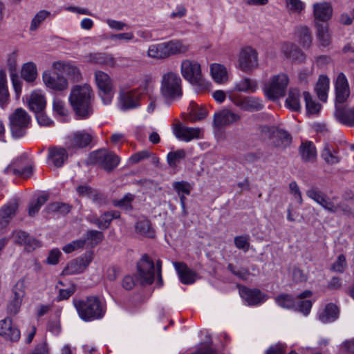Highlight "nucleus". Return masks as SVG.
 Segmentation results:
<instances>
[{
  "label": "nucleus",
  "instance_id": "32",
  "mask_svg": "<svg viewBox=\"0 0 354 354\" xmlns=\"http://www.w3.org/2000/svg\"><path fill=\"white\" fill-rule=\"evenodd\" d=\"M322 158L328 165H335L340 162L341 158L334 146L330 143H325L321 153Z\"/></svg>",
  "mask_w": 354,
  "mask_h": 354
},
{
  "label": "nucleus",
  "instance_id": "38",
  "mask_svg": "<svg viewBox=\"0 0 354 354\" xmlns=\"http://www.w3.org/2000/svg\"><path fill=\"white\" fill-rule=\"evenodd\" d=\"M300 91L297 88H291L289 91L288 97L286 100V106L295 111H299L301 109Z\"/></svg>",
  "mask_w": 354,
  "mask_h": 354
},
{
  "label": "nucleus",
  "instance_id": "56",
  "mask_svg": "<svg viewBox=\"0 0 354 354\" xmlns=\"http://www.w3.org/2000/svg\"><path fill=\"white\" fill-rule=\"evenodd\" d=\"M50 13L49 12L44 10L38 12L31 21L30 29L31 30H36L41 23L50 15Z\"/></svg>",
  "mask_w": 354,
  "mask_h": 354
},
{
  "label": "nucleus",
  "instance_id": "5",
  "mask_svg": "<svg viewBox=\"0 0 354 354\" xmlns=\"http://www.w3.org/2000/svg\"><path fill=\"white\" fill-rule=\"evenodd\" d=\"M162 261H157L155 268L153 261L147 254H144L137 264L139 279L142 283L151 284L154 281L156 271L158 281L162 282Z\"/></svg>",
  "mask_w": 354,
  "mask_h": 354
},
{
  "label": "nucleus",
  "instance_id": "30",
  "mask_svg": "<svg viewBox=\"0 0 354 354\" xmlns=\"http://www.w3.org/2000/svg\"><path fill=\"white\" fill-rule=\"evenodd\" d=\"M149 57L156 59H165L169 58L167 42H161L151 44L147 52Z\"/></svg>",
  "mask_w": 354,
  "mask_h": 354
},
{
  "label": "nucleus",
  "instance_id": "46",
  "mask_svg": "<svg viewBox=\"0 0 354 354\" xmlns=\"http://www.w3.org/2000/svg\"><path fill=\"white\" fill-rule=\"evenodd\" d=\"M284 6L290 14H300L306 8V3L301 0H284Z\"/></svg>",
  "mask_w": 354,
  "mask_h": 354
},
{
  "label": "nucleus",
  "instance_id": "21",
  "mask_svg": "<svg viewBox=\"0 0 354 354\" xmlns=\"http://www.w3.org/2000/svg\"><path fill=\"white\" fill-rule=\"evenodd\" d=\"M241 298L250 306H256L265 302L268 297L258 289H249L246 287L239 288Z\"/></svg>",
  "mask_w": 354,
  "mask_h": 354
},
{
  "label": "nucleus",
  "instance_id": "28",
  "mask_svg": "<svg viewBox=\"0 0 354 354\" xmlns=\"http://www.w3.org/2000/svg\"><path fill=\"white\" fill-rule=\"evenodd\" d=\"M48 159L55 167H61L68 159V152L62 147L49 148Z\"/></svg>",
  "mask_w": 354,
  "mask_h": 354
},
{
  "label": "nucleus",
  "instance_id": "6",
  "mask_svg": "<svg viewBox=\"0 0 354 354\" xmlns=\"http://www.w3.org/2000/svg\"><path fill=\"white\" fill-rule=\"evenodd\" d=\"M289 84L287 74L281 73L272 76L265 84L263 92L265 95L271 100H275L285 95Z\"/></svg>",
  "mask_w": 354,
  "mask_h": 354
},
{
  "label": "nucleus",
  "instance_id": "14",
  "mask_svg": "<svg viewBox=\"0 0 354 354\" xmlns=\"http://www.w3.org/2000/svg\"><path fill=\"white\" fill-rule=\"evenodd\" d=\"M140 99L139 90L122 91L118 96V107L122 111L137 109L140 106Z\"/></svg>",
  "mask_w": 354,
  "mask_h": 354
},
{
  "label": "nucleus",
  "instance_id": "50",
  "mask_svg": "<svg viewBox=\"0 0 354 354\" xmlns=\"http://www.w3.org/2000/svg\"><path fill=\"white\" fill-rule=\"evenodd\" d=\"M48 201V196L43 194L37 197L35 201H32L28 207V215L35 216L39 211L41 207Z\"/></svg>",
  "mask_w": 354,
  "mask_h": 354
},
{
  "label": "nucleus",
  "instance_id": "20",
  "mask_svg": "<svg viewBox=\"0 0 354 354\" xmlns=\"http://www.w3.org/2000/svg\"><path fill=\"white\" fill-rule=\"evenodd\" d=\"M173 133L176 138L185 142H189L193 139H199L202 137V131L200 128L187 127L181 123L175 124Z\"/></svg>",
  "mask_w": 354,
  "mask_h": 354
},
{
  "label": "nucleus",
  "instance_id": "36",
  "mask_svg": "<svg viewBox=\"0 0 354 354\" xmlns=\"http://www.w3.org/2000/svg\"><path fill=\"white\" fill-rule=\"evenodd\" d=\"M300 154L305 162H313L317 158V151L313 142L306 141L300 147Z\"/></svg>",
  "mask_w": 354,
  "mask_h": 354
},
{
  "label": "nucleus",
  "instance_id": "35",
  "mask_svg": "<svg viewBox=\"0 0 354 354\" xmlns=\"http://www.w3.org/2000/svg\"><path fill=\"white\" fill-rule=\"evenodd\" d=\"M329 85V78L324 75H320L315 86V91L319 99L324 102L327 100Z\"/></svg>",
  "mask_w": 354,
  "mask_h": 354
},
{
  "label": "nucleus",
  "instance_id": "29",
  "mask_svg": "<svg viewBox=\"0 0 354 354\" xmlns=\"http://www.w3.org/2000/svg\"><path fill=\"white\" fill-rule=\"evenodd\" d=\"M315 29L316 37L322 46H328L332 41L331 32L328 23L313 24Z\"/></svg>",
  "mask_w": 354,
  "mask_h": 354
},
{
  "label": "nucleus",
  "instance_id": "40",
  "mask_svg": "<svg viewBox=\"0 0 354 354\" xmlns=\"http://www.w3.org/2000/svg\"><path fill=\"white\" fill-rule=\"evenodd\" d=\"M9 99V93L7 86L6 73L4 70H0V106L2 108L7 104Z\"/></svg>",
  "mask_w": 354,
  "mask_h": 354
},
{
  "label": "nucleus",
  "instance_id": "61",
  "mask_svg": "<svg viewBox=\"0 0 354 354\" xmlns=\"http://www.w3.org/2000/svg\"><path fill=\"white\" fill-rule=\"evenodd\" d=\"M85 243V239L75 240L64 245L62 250L65 253L68 254L78 249L82 248Z\"/></svg>",
  "mask_w": 354,
  "mask_h": 354
},
{
  "label": "nucleus",
  "instance_id": "42",
  "mask_svg": "<svg viewBox=\"0 0 354 354\" xmlns=\"http://www.w3.org/2000/svg\"><path fill=\"white\" fill-rule=\"evenodd\" d=\"M17 209V204L13 203L3 207L0 209V225L4 226L9 223Z\"/></svg>",
  "mask_w": 354,
  "mask_h": 354
},
{
  "label": "nucleus",
  "instance_id": "18",
  "mask_svg": "<svg viewBox=\"0 0 354 354\" xmlns=\"http://www.w3.org/2000/svg\"><path fill=\"white\" fill-rule=\"evenodd\" d=\"M240 120L239 114L225 109L214 113L213 124L215 128L219 129L236 123Z\"/></svg>",
  "mask_w": 354,
  "mask_h": 354
},
{
  "label": "nucleus",
  "instance_id": "12",
  "mask_svg": "<svg viewBox=\"0 0 354 354\" xmlns=\"http://www.w3.org/2000/svg\"><path fill=\"white\" fill-rule=\"evenodd\" d=\"M333 8L330 2L322 1L312 4V21L313 24L328 23L332 19Z\"/></svg>",
  "mask_w": 354,
  "mask_h": 354
},
{
  "label": "nucleus",
  "instance_id": "49",
  "mask_svg": "<svg viewBox=\"0 0 354 354\" xmlns=\"http://www.w3.org/2000/svg\"><path fill=\"white\" fill-rule=\"evenodd\" d=\"M26 294V283L23 279H19L14 286L12 290L11 298L22 302Z\"/></svg>",
  "mask_w": 354,
  "mask_h": 354
},
{
  "label": "nucleus",
  "instance_id": "13",
  "mask_svg": "<svg viewBox=\"0 0 354 354\" xmlns=\"http://www.w3.org/2000/svg\"><path fill=\"white\" fill-rule=\"evenodd\" d=\"M230 98L234 105L245 111H259L264 107L262 100L254 96L232 95Z\"/></svg>",
  "mask_w": 354,
  "mask_h": 354
},
{
  "label": "nucleus",
  "instance_id": "47",
  "mask_svg": "<svg viewBox=\"0 0 354 354\" xmlns=\"http://www.w3.org/2000/svg\"><path fill=\"white\" fill-rule=\"evenodd\" d=\"M257 89V84L255 81L249 78H245L240 82L236 83L234 90L241 92L254 93Z\"/></svg>",
  "mask_w": 354,
  "mask_h": 354
},
{
  "label": "nucleus",
  "instance_id": "8",
  "mask_svg": "<svg viewBox=\"0 0 354 354\" xmlns=\"http://www.w3.org/2000/svg\"><path fill=\"white\" fill-rule=\"evenodd\" d=\"M88 162L90 164L98 165L106 171H110L118 165L120 158L105 149H100L90 153Z\"/></svg>",
  "mask_w": 354,
  "mask_h": 354
},
{
  "label": "nucleus",
  "instance_id": "33",
  "mask_svg": "<svg viewBox=\"0 0 354 354\" xmlns=\"http://www.w3.org/2000/svg\"><path fill=\"white\" fill-rule=\"evenodd\" d=\"M38 76L36 64L32 62L24 63L21 66V77L28 83H34Z\"/></svg>",
  "mask_w": 354,
  "mask_h": 354
},
{
  "label": "nucleus",
  "instance_id": "22",
  "mask_svg": "<svg viewBox=\"0 0 354 354\" xmlns=\"http://www.w3.org/2000/svg\"><path fill=\"white\" fill-rule=\"evenodd\" d=\"M86 62L109 67L116 66V59L113 55L104 53H88L84 56Z\"/></svg>",
  "mask_w": 354,
  "mask_h": 354
},
{
  "label": "nucleus",
  "instance_id": "23",
  "mask_svg": "<svg viewBox=\"0 0 354 354\" xmlns=\"http://www.w3.org/2000/svg\"><path fill=\"white\" fill-rule=\"evenodd\" d=\"M167 42L169 57L185 55L191 48V44L185 39H174Z\"/></svg>",
  "mask_w": 354,
  "mask_h": 354
},
{
  "label": "nucleus",
  "instance_id": "9",
  "mask_svg": "<svg viewBox=\"0 0 354 354\" xmlns=\"http://www.w3.org/2000/svg\"><path fill=\"white\" fill-rule=\"evenodd\" d=\"M30 118L27 112L21 108L17 109L10 116L11 133L15 138L24 136L29 126Z\"/></svg>",
  "mask_w": 354,
  "mask_h": 354
},
{
  "label": "nucleus",
  "instance_id": "45",
  "mask_svg": "<svg viewBox=\"0 0 354 354\" xmlns=\"http://www.w3.org/2000/svg\"><path fill=\"white\" fill-rule=\"evenodd\" d=\"M45 210L48 214L65 215L71 211V206L64 203L53 202L48 204L45 208Z\"/></svg>",
  "mask_w": 354,
  "mask_h": 354
},
{
  "label": "nucleus",
  "instance_id": "51",
  "mask_svg": "<svg viewBox=\"0 0 354 354\" xmlns=\"http://www.w3.org/2000/svg\"><path fill=\"white\" fill-rule=\"evenodd\" d=\"M186 153L183 149L171 151L167 154V160L171 167H176L177 164L185 158Z\"/></svg>",
  "mask_w": 354,
  "mask_h": 354
},
{
  "label": "nucleus",
  "instance_id": "4",
  "mask_svg": "<svg viewBox=\"0 0 354 354\" xmlns=\"http://www.w3.org/2000/svg\"><path fill=\"white\" fill-rule=\"evenodd\" d=\"M312 292L310 290H305L295 299L292 295L287 294H282L276 297L275 301L277 304L284 308H294L303 313L304 315H308L312 308V302L310 300L304 299L312 296Z\"/></svg>",
  "mask_w": 354,
  "mask_h": 354
},
{
  "label": "nucleus",
  "instance_id": "11",
  "mask_svg": "<svg viewBox=\"0 0 354 354\" xmlns=\"http://www.w3.org/2000/svg\"><path fill=\"white\" fill-rule=\"evenodd\" d=\"M237 67L245 73H250L258 68V53L250 46L243 48L238 55Z\"/></svg>",
  "mask_w": 354,
  "mask_h": 354
},
{
  "label": "nucleus",
  "instance_id": "7",
  "mask_svg": "<svg viewBox=\"0 0 354 354\" xmlns=\"http://www.w3.org/2000/svg\"><path fill=\"white\" fill-rule=\"evenodd\" d=\"M180 73L185 80L192 84L206 86L208 83L205 82L201 72V66L197 62L191 59H183L180 64Z\"/></svg>",
  "mask_w": 354,
  "mask_h": 354
},
{
  "label": "nucleus",
  "instance_id": "58",
  "mask_svg": "<svg viewBox=\"0 0 354 354\" xmlns=\"http://www.w3.org/2000/svg\"><path fill=\"white\" fill-rule=\"evenodd\" d=\"M234 245L239 249L246 252L250 248V237L248 235L237 236L234 238Z\"/></svg>",
  "mask_w": 354,
  "mask_h": 354
},
{
  "label": "nucleus",
  "instance_id": "63",
  "mask_svg": "<svg viewBox=\"0 0 354 354\" xmlns=\"http://www.w3.org/2000/svg\"><path fill=\"white\" fill-rule=\"evenodd\" d=\"M86 239L91 241L92 244L97 245L104 239V234L100 231L88 230L86 232Z\"/></svg>",
  "mask_w": 354,
  "mask_h": 354
},
{
  "label": "nucleus",
  "instance_id": "25",
  "mask_svg": "<svg viewBox=\"0 0 354 354\" xmlns=\"http://www.w3.org/2000/svg\"><path fill=\"white\" fill-rule=\"evenodd\" d=\"M173 264L183 283L192 284L196 281V272L189 269L185 263L174 262Z\"/></svg>",
  "mask_w": 354,
  "mask_h": 354
},
{
  "label": "nucleus",
  "instance_id": "53",
  "mask_svg": "<svg viewBox=\"0 0 354 354\" xmlns=\"http://www.w3.org/2000/svg\"><path fill=\"white\" fill-rule=\"evenodd\" d=\"M303 95L307 111L311 114L318 113L321 108L320 104L313 100L311 95L308 92L305 91Z\"/></svg>",
  "mask_w": 354,
  "mask_h": 354
},
{
  "label": "nucleus",
  "instance_id": "44",
  "mask_svg": "<svg viewBox=\"0 0 354 354\" xmlns=\"http://www.w3.org/2000/svg\"><path fill=\"white\" fill-rule=\"evenodd\" d=\"M135 227L136 232L141 235L147 237H153L154 235L150 221L145 218L139 219Z\"/></svg>",
  "mask_w": 354,
  "mask_h": 354
},
{
  "label": "nucleus",
  "instance_id": "34",
  "mask_svg": "<svg viewBox=\"0 0 354 354\" xmlns=\"http://www.w3.org/2000/svg\"><path fill=\"white\" fill-rule=\"evenodd\" d=\"M14 241L20 245L35 248L39 246V243L29 236L28 233L21 230H16L12 233Z\"/></svg>",
  "mask_w": 354,
  "mask_h": 354
},
{
  "label": "nucleus",
  "instance_id": "52",
  "mask_svg": "<svg viewBox=\"0 0 354 354\" xmlns=\"http://www.w3.org/2000/svg\"><path fill=\"white\" fill-rule=\"evenodd\" d=\"M325 209L331 212H337L339 210L346 211V209L342 207L339 203L335 202V198H329L326 196L324 198L322 203L320 204Z\"/></svg>",
  "mask_w": 354,
  "mask_h": 354
},
{
  "label": "nucleus",
  "instance_id": "41",
  "mask_svg": "<svg viewBox=\"0 0 354 354\" xmlns=\"http://www.w3.org/2000/svg\"><path fill=\"white\" fill-rule=\"evenodd\" d=\"M296 35L299 43L304 48H308L312 43L310 30L308 26H300L297 29Z\"/></svg>",
  "mask_w": 354,
  "mask_h": 354
},
{
  "label": "nucleus",
  "instance_id": "10",
  "mask_svg": "<svg viewBox=\"0 0 354 354\" xmlns=\"http://www.w3.org/2000/svg\"><path fill=\"white\" fill-rule=\"evenodd\" d=\"M95 84L100 91V97L104 104L111 102L113 97V83L106 73L97 70L94 72Z\"/></svg>",
  "mask_w": 354,
  "mask_h": 354
},
{
  "label": "nucleus",
  "instance_id": "64",
  "mask_svg": "<svg viewBox=\"0 0 354 354\" xmlns=\"http://www.w3.org/2000/svg\"><path fill=\"white\" fill-rule=\"evenodd\" d=\"M30 354H50V348L46 340L38 344Z\"/></svg>",
  "mask_w": 354,
  "mask_h": 354
},
{
  "label": "nucleus",
  "instance_id": "48",
  "mask_svg": "<svg viewBox=\"0 0 354 354\" xmlns=\"http://www.w3.org/2000/svg\"><path fill=\"white\" fill-rule=\"evenodd\" d=\"M188 109L192 121L203 120L207 114V111L205 108L198 106L193 102L189 104Z\"/></svg>",
  "mask_w": 354,
  "mask_h": 354
},
{
  "label": "nucleus",
  "instance_id": "31",
  "mask_svg": "<svg viewBox=\"0 0 354 354\" xmlns=\"http://www.w3.org/2000/svg\"><path fill=\"white\" fill-rule=\"evenodd\" d=\"M339 310L338 307L333 304H328L325 308L318 313V318L324 324H328L335 321L339 317Z\"/></svg>",
  "mask_w": 354,
  "mask_h": 354
},
{
  "label": "nucleus",
  "instance_id": "1",
  "mask_svg": "<svg viewBox=\"0 0 354 354\" xmlns=\"http://www.w3.org/2000/svg\"><path fill=\"white\" fill-rule=\"evenodd\" d=\"M93 93L89 84L75 85L72 87L68 102L78 119L89 118L93 110Z\"/></svg>",
  "mask_w": 354,
  "mask_h": 354
},
{
  "label": "nucleus",
  "instance_id": "24",
  "mask_svg": "<svg viewBox=\"0 0 354 354\" xmlns=\"http://www.w3.org/2000/svg\"><path fill=\"white\" fill-rule=\"evenodd\" d=\"M0 335L10 341H17L20 338L19 330L14 327L12 321L6 318L0 321Z\"/></svg>",
  "mask_w": 354,
  "mask_h": 354
},
{
  "label": "nucleus",
  "instance_id": "39",
  "mask_svg": "<svg viewBox=\"0 0 354 354\" xmlns=\"http://www.w3.org/2000/svg\"><path fill=\"white\" fill-rule=\"evenodd\" d=\"M120 216V214L117 211L104 212L99 218H96L95 225L101 230H106L109 227L113 219L118 218Z\"/></svg>",
  "mask_w": 354,
  "mask_h": 354
},
{
  "label": "nucleus",
  "instance_id": "3",
  "mask_svg": "<svg viewBox=\"0 0 354 354\" xmlns=\"http://www.w3.org/2000/svg\"><path fill=\"white\" fill-rule=\"evenodd\" d=\"M182 80L175 72L168 71L162 76L160 91L167 102H173L179 99L182 95Z\"/></svg>",
  "mask_w": 354,
  "mask_h": 354
},
{
  "label": "nucleus",
  "instance_id": "43",
  "mask_svg": "<svg viewBox=\"0 0 354 354\" xmlns=\"http://www.w3.org/2000/svg\"><path fill=\"white\" fill-rule=\"evenodd\" d=\"M4 171L8 174H13L17 176L24 178H29L33 172V167L29 164L25 166L24 168H16L12 165H8Z\"/></svg>",
  "mask_w": 354,
  "mask_h": 354
},
{
  "label": "nucleus",
  "instance_id": "60",
  "mask_svg": "<svg viewBox=\"0 0 354 354\" xmlns=\"http://www.w3.org/2000/svg\"><path fill=\"white\" fill-rule=\"evenodd\" d=\"M306 196L320 205L326 195L318 188L312 187L306 191Z\"/></svg>",
  "mask_w": 354,
  "mask_h": 354
},
{
  "label": "nucleus",
  "instance_id": "16",
  "mask_svg": "<svg viewBox=\"0 0 354 354\" xmlns=\"http://www.w3.org/2000/svg\"><path fill=\"white\" fill-rule=\"evenodd\" d=\"M42 80L47 88L55 91H63L68 87L67 79L57 73L45 71L42 74Z\"/></svg>",
  "mask_w": 354,
  "mask_h": 354
},
{
  "label": "nucleus",
  "instance_id": "59",
  "mask_svg": "<svg viewBox=\"0 0 354 354\" xmlns=\"http://www.w3.org/2000/svg\"><path fill=\"white\" fill-rule=\"evenodd\" d=\"M53 110L55 113L61 116H66L68 113L65 103L58 98H54L53 100Z\"/></svg>",
  "mask_w": 354,
  "mask_h": 354
},
{
  "label": "nucleus",
  "instance_id": "37",
  "mask_svg": "<svg viewBox=\"0 0 354 354\" xmlns=\"http://www.w3.org/2000/svg\"><path fill=\"white\" fill-rule=\"evenodd\" d=\"M210 72L212 78L216 83L225 84L227 82V72L224 66L214 63L210 66Z\"/></svg>",
  "mask_w": 354,
  "mask_h": 354
},
{
  "label": "nucleus",
  "instance_id": "27",
  "mask_svg": "<svg viewBox=\"0 0 354 354\" xmlns=\"http://www.w3.org/2000/svg\"><path fill=\"white\" fill-rule=\"evenodd\" d=\"M29 109L33 112L44 111L46 107V100L43 92L40 90L34 91L27 97Z\"/></svg>",
  "mask_w": 354,
  "mask_h": 354
},
{
  "label": "nucleus",
  "instance_id": "19",
  "mask_svg": "<svg viewBox=\"0 0 354 354\" xmlns=\"http://www.w3.org/2000/svg\"><path fill=\"white\" fill-rule=\"evenodd\" d=\"M335 106L337 105H343V103L347 100L350 95L349 84L346 77L343 73L338 74L335 82Z\"/></svg>",
  "mask_w": 354,
  "mask_h": 354
},
{
  "label": "nucleus",
  "instance_id": "15",
  "mask_svg": "<svg viewBox=\"0 0 354 354\" xmlns=\"http://www.w3.org/2000/svg\"><path fill=\"white\" fill-rule=\"evenodd\" d=\"M93 138V135L91 131H77L68 137L66 145L69 149H83L90 145Z\"/></svg>",
  "mask_w": 354,
  "mask_h": 354
},
{
  "label": "nucleus",
  "instance_id": "2",
  "mask_svg": "<svg viewBox=\"0 0 354 354\" xmlns=\"http://www.w3.org/2000/svg\"><path fill=\"white\" fill-rule=\"evenodd\" d=\"M73 305L79 317L85 322H91L102 319L106 311V303L100 297L94 295L84 299L73 300Z\"/></svg>",
  "mask_w": 354,
  "mask_h": 354
},
{
  "label": "nucleus",
  "instance_id": "26",
  "mask_svg": "<svg viewBox=\"0 0 354 354\" xmlns=\"http://www.w3.org/2000/svg\"><path fill=\"white\" fill-rule=\"evenodd\" d=\"M334 115L340 123L354 127V109H348L344 105H337Z\"/></svg>",
  "mask_w": 354,
  "mask_h": 354
},
{
  "label": "nucleus",
  "instance_id": "17",
  "mask_svg": "<svg viewBox=\"0 0 354 354\" xmlns=\"http://www.w3.org/2000/svg\"><path fill=\"white\" fill-rule=\"evenodd\" d=\"M93 260L92 252H87L81 257L71 261L64 268L65 274H77L83 272Z\"/></svg>",
  "mask_w": 354,
  "mask_h": 354
},
{
  "label": "nucleus",
  "instance_id": "55",
  "mask_svg": "<svg viewBox=\"0 0 354 354\" xmlns=\"http://www.w3.org/2000/svg\"><path fill=\"white\" fill-rule=\"evenodd\" d=\"M172 187L176 192L178 195H189L192 190L191 185L189 183L183 180L174 182L172 183Z\"/></svg>",
  "mask_w": 354,
  "mask_h": 354
},
{
  "label": "nucleus",
  "instance_id": "57",
  "mask_svg": "<svg viewBox=\"0 0 354 354\" xmlns=\"http://www.w3.org/2000/svg\"><path fill=\"white\" fill-rule=\"evenodd\" d=\"M347 267L346 257L344 254H339L331 266V270L335 272L342 273Z\"/></svg>",
  "mask_w": 354,
  "mask_h": 354
},
{
  "label": "nucleus",
  "instance_id": "62",
  "mask_svg": "<svg viewBox=\"0 0 354 354\" xmlns=\"http://www.w3.org/2000/svg\"><path fill=\"white\" fill-rule=\"evenodd\" d=\"M64 70L74 81L78 82L81 80V73L77 66L69 64L65 65Z\"/></svg>",
  "mask_w": 354,
  "mask_h": 354
},
{
  "label": "nucleus",
  "instance_id": "54",
  "mask_svg": "<svg viewBox=\"0 0 354 354\" xmlns=\"http://www.w3.org/2000/svg\"><path fill=\"white\" fill-rule=\"evenodd\" d=\"M133 196L131 194H126L120 200H114L113 204L115 207H118L124 210H130L131 209V202L133 200Z\"/></svg>",
  "mask_w": 354,
  "mask_h": 354
}]
</instances>
